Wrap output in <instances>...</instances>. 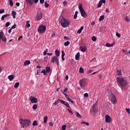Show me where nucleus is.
<instances>
[{"mask_svg": "<svg viewBox=\"0 0 130 130\" xmlns=\"http://www.w3.org/2000/svg\"><path fill=\"white\" fill-rule=\"evenodd\" d=\"M59 23H60V25L63 28H67V27H69V25H71V21L64 17L60 19Z\"/></svg>", "mask_w": 130, "mask_h": 130, "instance_id": "f257e3e1", "label": "nucleus"}, {"mask_svg": "<svg viewBox=\"0 0 130 130\" xmlns=\"http://www.w3.org/2000/svg\"><path fill=\"white\" fill-rule=\"evenodd\" d=\"M117 82L125 90V87L127 85V81L126 80L123 79L122 77H117Z\"/></svg>", "mask_w": 130, "mask_h": 130, "instance_id": "f03ea898", "label": "nucleus"}, {"mask_svg": "<svg viewBox=\"0 0 130 130\" xmlns=\"http://www.w3.org/2000/svg\"><path fill=\"white\" fill-rule=\"evenodd\" d=\"M20 124H21V127H25L26 126H29L31 124V122L29 120H26L24 121L22 118L19 119Z\"/></svg>", "mask_w": 130, "mask_h": 130, "instance_id": "7ed1b4c3", "label": "nucleus"}, {"mask_svg": "<svg viewBox=\"0 0 130 130\" xmlns=\"http://www.w3.org/2000/svg\"><path fill=\"white\" fill-rule=\"evenodd\" d=\"M111 94H109V100L112 102L113 104H115L117 102L116 97L114 95V94L112 93V91H110Z\"/></svg>", "mask_w": 130, "mask_h": 130, "instance_id": "20e7f679", "label": "nucleus"}, {"mask_svg": "<svg viewBox=\"0 0 130 130\" xmlns=\"http://www.w3.org/2000/svg\"><path fill=\"white\" fill-rule=\"evenodd\" d=\"M51 62L52 63H54V62H55L56 64L58 66V64H59V61L58 60V57L55 56H53L51 58Z\"/></svg>", "mask_w": 130, "mask_h": 130, "instance_id": "39448f33", "label": "nucleus"}, {"mask_svg": "<svg viewBox=\"0 0 130 130\" xmlns=\"http://www.w3.org/2000/svg\"><path fill=\"white\" fill-rule=\"evenodd\" d=\"M45 30H46V26H45V25H41L40 26H39L38 29V32H39V33H41V34H42L43 33V32H45Z\"/></svg>", "mask_w": 130, "mask_h": 130, "instance_id": "423d86ee", "label": "nucleus"}, {"mask_svg": "<svg viewBox=\"0 0 130 130\" xmlns=\"http://www.w3.org/2000/svg\"><path fill=\"white\" fill-rule=\"evenodd\" d=\"M0 40L4 41L5 42H7V38H6V36H5V34L3 31H0Z\"/></svg>", "mask_w": 130, "mask_h": 130, "instance_id": "0eeeda50", "label": "nucleus"}, {"mask_svg": "<svg viewBox=\"0 0 130 130\" xmlns=\"http://www.w3.org/2000/svg\"><path fill=\"white\" fill-rule=\"evenodd\" d=\"M79 84L80 85V87L83 88L87 85V83H86V79H82L79 81Z\"/></svg>", "mask_w": 130, "mask_h": 130, "instance_id": "6e6552de", "label": "nucleus"}, {"mask_svg": "<svg viewBox=\"0 0 130 130\" xmlns=\"http://www.w3.org/2000/svg\"><path fill=\"white\" fill-rule=\"evenodd\" d=\"M29 100L31 103H34V104L38 102V99L37 98L34 97L33 96H31L29 98Z\"/></svg>", "mask_w": 130, "mask_h": 130, "instance_id": "1a4fd4ad", "label": "nucleus"}, {"mask_svg": "<svg viewBox=\"0 0 130 130\" xmlns=\"http://www.w3.org/2000/svg\"><path fill=\"white\" fill-rule=\"evenodd\" d=\"M58 101H59V102H60L62 104H63L64 105H65V106L66 107H67L68 108H71V107H70V104H69L68 103V102L61 100V99H58Z\"/></svg>", "mask_w": 130, "mask_h": 130, "instance_id": "9d476101", "label": "nucleus"}, {"mask_svg": "<svg viewBox=\"0 0 130 130\" xmlns=\"http://www.w3.org/2000/svg\"><path fill=\"white\" fill-rule=\"evenodd\" d=\"M92 112L93 114H97L98 112V109L97 108V104H94L92 107Z\"/></svg>", "mask_w": 130, "mask_h": 130, "instance_id": "9b49d317", "label": "nucleus"}, {"mask_svg": "<svg viewBox=\"0 0 130 130\" xmlns=\"http://www.w3.org/2000/svg\"><path fill=\"white\" fill-rule=\"evenodd\" d=\"M105 117L106 122H107V123H110L111 122L112 119L111 117L109 116V115H106Z\"/></svg>", "mask_w": 130, "mask_h": 130, "instance_id": "f8f14e48", "label": "nucleus"}, {"mask_svg": "<svg viewBox=\"0 0 130 130\" xmlns=\"http://www.w3.org/2000/svg\"><path fill=\"white\" fill-rule=\"evenodd\" d=\"M79 50L82 52H86L87 51V47L86 46H80L79 47Z\"/></svg>", "mask_w": 130, "mask_h": 130, "instance_id": "ddd939ff", "label": "nucleus"}, {"mask_svg": "<svg viewBox=\"0 0 130 130\" xmlns=\"http://www.w3.org/2000/svg\"><path fill=\"white\" fill-rule=\"evenodd\" d=\"M80 13L82 17H83V18H87V17H88V15H87V13H86V12H85V10L80 11Z\"/></svg>", "mask_w": 130, "mask_h": 130, "instance_id": "4468645a", "label": "nucleus"}, {"mask_svg": "<svg viewBox=\"0 0 130 130\" xmlns=\"http://www.w3.org/2000/svg\"><path fill=\"white\" fill-rule=\"evenodd\" d=\"M26 4L32 6L34 4V0H25Z\"/></svg>", "mask_w": 130, "mask_h": 130, "instance_id": "2eb2a0df", "label": "nucleus"}, {"mask_svg": "<svg viewBox=\"0 0 130 130\" xmlns=\"http://www.w3.org/2000/svg\"><path fill=\"white\" fill-rule=\"evenodd\" d=\"M43 16V14L42 12L38 14V18L37 20L38 21L39 20H41L42 19V16Z\"/></svg>", "mask_w": 130, "mask_h": 130, "instance_id": "dca6fc26", "label": "nucleus"}, {"mask_svg": "<svg viewBox=\"0 0 130 130\" xmlns=\"http://www.w3.org/2000/svg\"><path fill=\"white\" fill-rule=\"evenodd\" d=\"M7 17H10V14H7L4 15H3L1 18V20L4 21L5 20V18H7Z\"/></svg>", "mask_w": 130, "mask_h": 130, "instance_id": "f3484780", "label": "nucleus"}, {"mask_svg": "<svg viewBox=\"0 0 130 130\" xmlns=\"http://www.w3.org/2000/svg\"><path fill=\"white\" fill-rule=\"evenodd\" d=\"M55 55H56L55 56H57V57L59 56V55L60 54V52H59V51H58V50H56L55 51Z\"/></svg>", "mask_w": 130, "mask_h": 130, "instance_id": "a211bd4d", "label": "nucleus"}, {"mask_svg": "<svg viewBox=\"0 0 130 130\" xmlns=\"http://www.w3.org/2000/svg\"><path fill=\"white\" fill-rule=\"evenodd\" d=\"M75 59L76 60H79V59H80V52H78L75 55Z\"/></svg>", "mask_w": 130, "mask_h": 130, "instance_id": "6ab92c4d", "label": "nucleus"}, {"mask_svg": "<svg viewBox=\"0 0 130 130\" xmlns=\"http://www.w3.org/2000/svg\"><path fill=\"white\" fill-rule=\"evenodd\" d=\"M78 7L80 12L84 11V9H83V5H82V4H79Z\"/></svg>", "mask_w": 130, "mask_h": 130, "instance_id": "aec40b11", "label": "nucleus"}, {"mask_svg": "<svg viewBox=\"0 0 130 130\" xmlns=\"http://www.w3.org/2000/svg\"><path fill=\"white\" fill-rule=\"evenodd\" d=\"M12 14L13 19H16V15H17V13H16V11H12Z\"/></svg>", "mask_w": 130, "mask_h": 130, "instance_id": "412c9836", "label": "nucleus"}, {"mask_svg": "<svg viewBox=\"0 0 130 130\" xmlns=\"http://www.w3.org/2000/svg\"><path fill=\"white\" fill-rule=\"evenodd\" d=\"M84 29V26H81L80 28L77 31V33L79 34H81L82 33V31H83V29Z\"/></svg>", "mask_w": 130, "mask_h": 130, "instance_id": "4be33fe9", "label": "nucleus"}, {"mask_svg": "<svg viewBox=\"0 0 130 130\" xmlns=\"http://www.w3.org/2000/svg\"><path fill=\"white\" fill-rule=\"evenodd\" d=\"M30 63H31V62L30 61V60H27L25 61V62L24 63V66H28V64H30Z\"/></svg>", "mask_w": 130, "mask_h": 130, "instance_id": "5701e85b", "label": "nucleus"}, {"mask_svg": "<svg viewBox=\"0 0 130 130\" xmlns=\"http://www.w3.org/2000/svg\"><path fill=\"white\" fill-rule=\"evenodd\" d=\"M8 79H9L10 81H13V80H14V75H9L8 76Z\"/></svg>", "mask_w": 130, "mask_h": 130, "instance_id": "b1692460", "label": "nucleus"}, {"mask_svg": "<svg viewBox=\"0 0 130 130\" xmlns=\"http://www.w3.org/2000/svg\"><path fill=\"white\" fill-rule=\"evenodd\" d=\"M105 18V16L104 15H101L100 17L99 21L100 22H101V21H103L104 20V18Z\"/></svg>", "mask_w": 130, "mask_h": 130, "instance_id": "393cba45", "label": "nucleus"}, {"mask_svg": "<svg viewBox=\"0 0 130 130\" xmlns=\"http://www.w3.org/2000/svg\"><path fill=\"white\" fill-rule=\"evenodd\" d=\"M51 71L50 67L47 66L46 68V72L47 73H49Z\"/></svg>", "mask_w": 130, "mask_h": 130, "instance_id": "a878e982", "label": "nucleus"}, {"mask_svg": "<svg viewBox=\"0 0 130 130\" xmlns=\"http://www.w3.org/2000/svg\"><path fill=\"white\" fill-rule=\"evenodd\" d=\"M75 114H76V116H77V117H78L79 118H82V116L79 114V112H76Z\"/></svg>", "mask_w": 130, "mask_h": 130, "instance_id": "bb28decb", "label": "nucleus"}, {"mask_svg": "<svg viewBox=\"0 0 130 130\" xmlns=\"http://www.w3.org/2000/svg\"><path fill=\"white\" fill-rule=\"evenodd\" d=\"M79 73L80 74H84V69H83V68H82V67L80 68Z\"/></svg>", "mask_w": 130, "mask_h": 130, "instance_id": "cd10ccee", "label": "nucleus"}, {"mask_svg": "<svg viewBox=\"0 0 130 130\" xmlns=\"http://www.w3.org/2000/svg\"><path fill=\"white\" fill-rule=\"evenodd\" d=\"M78 14H79V12L76 11L75 14L74 16V19H77V18L78 17Z\"/></svg>", "mask_w": 130, "mask_h": 130, "instance_id": "c85d7f7f", "label": "nucleus"}, {"mask_svg": "<svg viewBox=\"0 0 130 130\" xmlns=\"http://www.w3.org/2000/svg\"><path fill=\"white\" fill-rule=\"evenodd\" d=\"M38 107V106L37 104H35L32 106V109H34V110H36Z\"/></svg>", "mask_w": 130, "mask_h": 130, "instance_id": "c756f323", "label": "nucleus"}, {"mask_svg": "<svg viewBox=\"0 0 130 130\" xmlns=\"http://www.w3.org/2000/svg\"><path fill=\"white\" fill-rule=\"evenodd\" d=\"M30 21H26V26L25 27H26V28H29V27H30Z\"/></svg>", "mask_w": 130, "mask_h": 130, "instance_id": "7c9ffc66", "label": "nucleus"}, {"mask_svg": "<svg viewBox=\"0 0 130 130\" xmlns=\"http://www.w3.org/2000/svg\"><path fill=\"white\" fill-rule=\"evenodd\" d=\"M47 119H48V117L45 116L44 118V123H46L47 122Z\"/></svg>", "mask_w": 130, "mask_h": 130, "instance_id": "2f4dec72", "label": "nucleus"}, {"mask_svg": "<svg viewBox=\"0 0 130 130\" xmlns=\"http://www.w3.org/2000/svg\"><path fill=\"white\" fill-rule=\"evenodd\" d=\"M20 85L19 82H16L14 85V88H17L18 87H19V85Z\"/></svg>", "mask_w": 130, "mask_h": 130, "instance_id": "473e14b6", "label": "nucleus"}, {"mask_svg": "<svg viewBox=\"0 0 130 130\" xmlns=\"http://www.w3.org/2000/svg\"><path fill=\"white\" fill-rule=\"evenodd\" d=\"M91 40H92V41L95 42V41H97V38H96V37H95V36H93V37H92Z\"/></svg>", "mask_w": 130, "mask_h": 130, "instance_id": "72a5a7b5", "label": "nucleus"}, {"mask_svg": "<svg viewBox=\"0 0 130 130\" xmlns=\"http://www.w3.org/2000/svg\"><path fill=\"white\" fill-rule=\"evenodd\" d=\"M81 124H86V125H87V126H89V122H87L85 121H82Z\"/></svg>", "mask_w": 130, "mask_h": 130, "instance_id": "f704fd0d", "label": "nucleus"}, {"mask_svg": "<svg viewBox=\"0 0 130 130\" xmlns=\"http://www.w3.org/2000/svg\"><path fill=\"white\" fill-rule=\"evenodd\" d=\"M9 5L10 7H13V6H14V3H13V1L12 0L9 1Z\"/></svg>", "mask_w": 130, "mask_h": 130, "instance_id": "c9c22d12", "label": "nucleus"}, {"mask_svg": "<svg viewBox=\"0 0 130 130\" xmlns=\"http://www.w3.org/2000/svg\"><path fill=\"white\" fill-rule=\"evenodd\" d=\"M41 73H42V74H44V75H47V72H46V71L45 69L43 70L42 71Z\"/></svg>", "mask_w": 130, "mask_h": 130, "instance_id": "e433bc0d", "label": "nucleus"}, {"mask_svg": "<svg viewBox=\"0 0 130 130\" xmlns=\"http://www.w3.org/2000/svg\"><path fill=\"white\" fill-rule=\"evenodd\" d=\"M62 94H64V95H65V97L67 99V100H68L70 99V96H69V95H67V93H66L64 92H62Z\"/></svg>", "mask_w": 130, "mask_h": 130, "instance_id": "4c0bfd02", "label": "nucleus"}, {"mask_svg": "<svg viewBox=\"0 0 130 130\" xmlns=\"http://www.w3.org/2000/svg\"><path fill=\"white\" fill-rule=\"evenodd\" d=\"M38 124L37 123V120H35L33 123H32V125L34 126H35L36 125H37Z\"/></svg>", "mask_w": 130, "mask_h": 130, "instance_id": "58836bf2", "label": "nucleus"}, {"mask_svg": "<svg viewBox=\"0 0 130 130\" xmlns=\"http://www.w3.org/2000/svg\"><path fill=\"white\" fill-rule=\"evenodd\" d=\"M101 6H102V3L101 1L99 2V4L98 5L97 8H101Z\"/></svg>", "mask_w": 130, "mask_h": 130, "instance_id": "ea45409f", "label": "nucleus"}, {"mask_svg": "<svg viewBox=\"0 0 130 130\" xmlns=\"http://www.w3.org/2000/svg\"><path fill=\"white\" fill-rule=\"evenodd\" d=\"M117 75L118 76H121V71L118 70L117 71Z\"/></svg>", "mask_w": 130, "mask_h": 130, "instance_id": "a19ab883", "label": "nucleus"}, {"mask_svg": "<svg viewBox=\"0 0 130 130\" xmlns=\"http://www.w3.org/2000/svg\"><path fill=\"white\" fill-rule=\"evenodd\" d=\"M64 45L65 46H68V45H70V42L67 41L66 42H65V43H64Z\"/></svg>", "mask_w": 130, "mask_h": 130, "instance_id": "79ce46f5", "label": "nucleus"}, {"mask_svg": "<svg viewBox=\"0 0 130 130\" xmlns=\"http://www.w3.org/2000/svg\"><path fill=\"white\" fill-rule=\"evenodd\" d=\"M66 128H67V125H63L61 127V129L66 130Z\"/></svg>", "mask_w": 130, "mask_h": 130, "instance_id": "37998d69", "label": "nucleus"}, {"mask_svg": "<svg viewBox=\"0 0 130 130\" xmlns=\"http://www.w3.org/2000/svg\"><path fill=\"white\" fill-rule=\"evenodd\" d=\"M49 6V4H48L47 3V2L46 1V2H45V7L46 8H48Z\"/></svg>", "mask_w": 130, "mask_h": 130, "instance_id": "c03bdc74", "label": "nucleus"}, {"mask_svg": "<svg viewBox=\"0 0 130 130\" xmlns=\"http://www.w3.org/2000/svg\"><path fill=\"white\" fill-rule=\"evenodd\" d=\"M125 21H126V22H129V18H128V17L126 16L125 17Z\"/></svg>", "mask_w": 130, "mask_h": 130, "instance_id": "a18cd8bd", "label": "nucleus"}, {"mask_svg": "<svg viewBox=\"0 0 130 130\" xmlns=\"http://www.w3.org/2000/svg\"><path fill=\"white\" fill-rule=\"evenodd\" d=\"M61 52V57H64V55H66V54L64 53V51H62Z\"/></svg>", "mask_w": 130, "mask_h": 130, "instance_id": "49530a36", "label": "nucleus"}, {"mask_svg": "<svg viewBox=\"0 0 130 130\" xmlns=\"http://www.w3.org/2000/svg\"><path fill=\"white\" fill-rule=\"evenodd\" d=\"M11 23L10 22H8L6 23L5 26L6 27H9Z\"/></svg>", "mask_w": 130, "mask_h": 130, "instance_id": "de8ad7c7", "label": "nucleus"}, {"mask_svg": "<svg viewBox=\"0 0 130 130\" xmlns=\"http://www.w3.org/2000/svg\"><path fill=\"white\" fill-rule=\"evenodd\" d=\"M68 111H69V113H70L71 114V115H73V114H74V113L73 112V111L70 109H68Z\"/></svg>", "mask_w": 130, "mask_h": 130, "instance_id": "09e8293b", "label": "nucleus"}, {"mask_svg": "<svg viewBox=\"0 0 130 130\" xmlns=\"http://www.w3.org/2000/svg\"><path fill=\"white\" fill-rule=\"evenodd\" d=\"M68 101H70V102H71V103H75V102H74V101H73V100H72L71 98H69V99L68 100Z\"/></svg>", "mask_w": 130, "mask_h": 130, "instance_id": "8fccbe9b", "label": "nucleus"}, {"mask_svg": "<svg viewBox=\"0 0 130 130\" xmlns=\"http://www.w3.org/2000/svg\"><path fill=\"white\" fill-rule=\"evenodd\" d=\"M68 87H66L65 89H64V91L63 92H62V93H67V92H68Z\"/></svg>", "mask_w": 130, "mask_h": 130, "instance_id": "3c124183", "label": "nucleus"}, {"mask_svg": "<svg viewBox=\"0 0 130 130\" xmlns=\"http://www.w3.org/2000/svg\"><path fill=\"white\" fill-rule=\"evenodd\" d=\"M16 27H17V24H14L11 27V29L13 30V29H15Z\"/></svg>", "mask_w": 130, "mask_h": 130, "instance_id": "603ef678", "label": "nucleus"}, {"mask_svg": "<svg viewBox=\"0 0 130 130\" xmlns=\"http://www.w3.org/2000/svg\"><path fill=\"white\" fill-rule=\"evenodd\" d=\"M58 102H59V101H58V100H57L56 101H55L54 103H53V105H54V106H55V105H56V104L57 103H58Z\"/></svg>", "mask_w": 130, "mask_h": 130, "instance_id": "864d4df0", "label": "nucleus"}, {"mask_svg": "<svg viewBox=\"0 0 130 130\" xmlns=\"http://www.w3.org/2000/svg\"><path fill=\"white\" fill-rule=\"evenodd\" d=\"M116 36L117 37H118V38H120V34L118 32H116Z\"/></svg>", "mask_w": 130, "mask_h": 130, "instance_id": "5fc2aeb1", "label": "nucleus"}, {"mask_svg": "<svg viewBox=\"0 0 130 130\" xmlns=\"http://www.w3.org/2000/svg\"><path fill=\"white\" fill-rule=\"evenodd\" d=\"M3 13H5V9H2L0 10V14H3Z\"/></svg>", "mask_w": 130, "mask_h": 130, "instance_id": "6e6d98bb", "label": "nucleus"}, {"mask_svg": "<svg viewBox=\"0 0 130 130\" xmlns=\"http://www.w3.org/2000/svg\"><path fill=\"white\" fill-rule=\"evenodd\" d=\"M47 51H48V50H47V49H46V50L43 53L44 55H45L46 54H47Z\"/></svg>", "mask_w": 130, "mask_h": 130, "instance_id": "4d7b16f0", "label": "nucleus"}, {"mask_svg": "<svg viewBox=\"0 0 130 130\" xmlns=\"http://www.w3.org/2000/svg\"><path fill=\"white\" fill-rule=\"evenodd\" d=\"M107 47H110V44L109 43H107L106 44Z\"/></svg>", "mask_w": 130, "mask_h": 130, "instance_id": "13d9d810", "label": "nucleus"}, {"mask_svg": "<svg viewBox=\"0 0 130 130\" xmlns=\"http://www.w3.org/2000/svg\"><path fill=\"white\" fill-rule=\"evenodd\" d=\"M126 112H127V113H128V114H130V109H129L126 108Z\"/></svg>", "mask_w": 130, "mask_h": 130, "instance_id": "bf43d9fd", "label": "nucleus"}, {"mask_svg": "<svg viewBox=\"0 0 130 130\" xmlns=\"http://www.w3.org/2000/svg\"><path fill=\"white\" fill-rule=\"evenodd\" d=\"M54 36H55V32L53 31L51 35V37H54Z\"/></svg>", "mask_w": 130, "mask_h": 130, "instance_id": "052dcab7", "label": "nucleus"}, {"mask_svg": "<svg viewBox=\"0 0 130 130\" xmlns=\"http://www.w3.org/2000/svg\"><path fill=\"white\" fill-rule=\"evenodd\" d=\"M84 97H88L89 96V94L88 93H85L84 94Z\"/></svg>", "mask_w": 130, "mask_h": 130, "instance_id": "680f3d73", "label": "nucleus"}, {"mask_svg": "<svg viewBox=\"0 0 130 130\" xmlns=\"http://www.w3.org/2000/svg\"><path fill=\"white\" fill-rule=\"evenodd\" d=\"M93 72V70H89L88 71H87V73L88 74H91V73H92Z\"/></svg>", "mask_w": 130, "mask_h": 130, "instance_id": "e2e57ef3", "label": "nucleus"}, {"mask_svg": "<svg viewBox=\"0 0 130 130\" xmlns=\"http://www.w3.org/2000/svg\"><path fill=\"white\" fill-rule=\"evenodd\" d=\"M106 0H102V1H101V2L102 3H103V4H105L106 3Z\"/></svg>", "mask_w": 130, "mask_h": 130, "instance_id": "0e129e2a", "label": "nucleus"}, {"mask_svg": "<svg viewBox=\"0 0 130 130\" xmlns=\"http://www.w3.org/2000/svg\"><path fill=\"white\" fill-rule=\"evenodd\" d=\"M64 40H69V37H68L67 36H64Z\"/></svg>", "mask_w": 130, "mask_h": 130, "instance_id": "69168bd1", "label": "nucleus"}, {"mask_svg": "<svg viewBox=\"0 0 130 130\" xmlns=\"http://www.w3.org/2000/svg\"><path fill=\"white\" fill-rule=\"evenodd\" d=\"M40 4H44V0H40Z\"/></svg>", "mask_w": 130, "mask_h": 130, "instance_id": "338daca9", "label": "nucleus"}, {"mask_svg": "<svg viewBox=\"0 0 130 130\" xmlns=\"http://www.w3.org/2000/svg\"><path fill=\"white\" fill-rule=\"evenodd\" d=\"M124 53H125V54H128L129 52L127 51V50H126L125 51V52H124Z\"/></svg>", "mask_w": 130, "mask_h": 130, "instance_id": "774afa93", "label": "nucleus"}]
</instances>
